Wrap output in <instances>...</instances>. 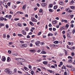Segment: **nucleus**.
Returning <instances> with one entry per match:
<instances>
[{
  "label": "nucleus",
  "mask_w": 75,
  "mask_h": 75,
  "mask_svg": "<svg viewBox=\"0 0 75 75\" xmlns=\"http://www.w3.org/2000/svg\"><path fill=\"white\" fill-rule=\"evenodd\" d=\"M20 47L22 48H24V47H27V44L20 45Z\"/></svg>",
  "instance_id": "nucleus-1"
},
{
  "label": "nucleus",
  "mask_w": 75,
  "mask_h": 75,
  "mask_svg": "<svg viewBox=\"0 0 75 75\" xmlns=\"http://www.w3.org/2000/svg\"><path fill=\"white\" fill-rule=\"evenodd\" d=\"M4 71L6 74H10V70L8 69H5Z\"/></svg>",
  "instance_id": "nucleus-2"
},
{
  "label": "nucleus",
  "mask_w": 75,
  "mask_h": 75,
  "mask_svg": "<svg viewBox=\"0 0 75 75\" xmlns=\"http://www.w3.org/2000/svg\"><path fill=\"white\" fill-rule=\"evenodd\" d=\"M67 48H68V49H69V50H74L75 49V47H74L71 48H70L68 46V45H67Z\"/></svg>",
  "instance_id": "nucleus-3"
},
{
  "label": "nucleus",
  "mask_w": 75,
  "mask_h": 75,
  "mask_svg": "<svg viewBox=\"0 0 75 75\" xmlns=\"http://www.w3.org/2000/svg\"><path fill=\"white\" fill-rule=\"evenodd\" d=\"M31 20L32 21H33L34 22H37V20H36L34 18H31Z\"/></svg>",
  "instance_id": "nucleus-4"
},
{
  "label": "nucleus",
  "mask_w": 75,
  "mask_h": 75,
  "mask_svg": "<svg viewBox=\"0 0 75 75\" xmlns=\"http://www.w3.org/2000/svg\"><path fill=\"white\" fill-rule=\"evenodd\" d=\"M22 34H23V35H25L27 34L26 32H25V31L24 30L22 31Z\"/></svg>",
  "instance_id": "nucleus-5"
},
{
  "label": "nucleus",
  "mask_w": 75,
  "mask_h": 75,
  "mask_svg": "<svg viewBox=\"0 0 75 75\" xmlns=\"http://www.w3.org/2000/svg\"><path fill=\"white\" fill-rule=\"evenodd\" d=\"M1 60L2 61H6V57H3Z\"/></svg>",
  "instance_id": "nucleus-6"
},
{
  "label": "nucleus",
  "mask_w": 75,
  "mask_h": 75,
  "mask_svg": "<svg viewBox=\"0 0 75 75\" xmlns=\"http://www.w3.org/2000/svg\"><path fill=\"white\" fill-rule=\"evenodd\" d=\"M30 52H31L32 53H33V52H35V50H30Z\"/></svg>",
  "instance_id": "nucleus-7"
},
{
  "label": "nucleus",
  "mask_w": 75,
  "mask_h": 75,
  "mask_svg": "<svg viewBox=\"0 0 75 75\" xmlns=\"http://www.w3.org/2000/svg\"><path fill=\"white\" fill-rule=\"evenodd\" d=\"M22 8L23 10H25V8H26V5H23L22 7Z\"/></svg>",
  "instance_id": "nucleus-8"
},
{
  "label": "nucleus",
  "mask_w": 75,
  "mask_h": 75,
  "mask_svg": "<svg viewBox=\"0 0 75 75\" xmlns=\"http://www.w3.org/2000/svg\"><path fill=\"white\" fill-rule=\"evenodd\" d=\"M60 30L61 31H62V30H65V26H63L60 29Z\"/></svg>",
  "instance_id": "nucleus-9"
},
{
  "label": "nucleus",
  "mask_w": 75,
  "mask_h": 75,
  "mask_svg": "<svg viewBox=\"0 0 75 75\" xmlns=\"http://www.w3.org/2000/svg\"><path fill=\"white\" fill-rule=\"evenodd\" d=\"M35 44L36 45H38V44H40V42L39 41H37L36 42Z\"/></svg>",
  "instance_id": "nucleus-10"
},
{
  "label": "nucleus",
  "mask_w": 75,
  "mask_h": 75,
  "mask_svg": "<svg viewBox=\"0 0 75 75\" xmlns=\"http://www.w3.org/2000/svg\"><path fill=\"white\" fill-rule=\"evenodd\" d=\"M52 23L54 24H57V21H53L52 22Z\"/></svg>",
  "instance_id": "nucleus-11"
},
{
  "label": "nucleus",
  "mask_w": 75,
  "mask_h": 75,
  "mask_svg": "<svg viewBox=\"0 0 75 75\" xmlns=\"http://www.w3.org/2000/svg\"><path fill=\"white\" fill-rule=\"evenodd\" d=\"M47 5V4L46 3H42V7H45Z\"/></svg>",
  "instance_id": "nucleus-12"
},
{
  "label": "nucleus",
  "mask_w": 75,
  "mask_h": 75,
  "mask_svg": "<svg viewBox=\"0 0 75 75\" xmlns=\"http://www.w3.org/2000/svg\"><path fill=\"white\" fill-rule=\"evenodd\" d=\"M47 63H48V62H47L44 61L43 62V63L45 65H47Z\"/></svg>",
  "instance_id": "nucleus-13"
},
{
  "label": "nucleus",
  "mask_w": 75,
  "mask_h": 75,
  "mask_svg": "<svg viewBox=\"0 0 75 75\" xmlns=\"http://www.w3.org/2000/svg\"><path fill=\"white\" fill-rule=\"evenodd\" d=\"M59 4H60V5H64V2H63L61 1L59 3Z\"/></svg>",
  "instance_id": "nucleus-14"
},
{
  "label": "nucleus",
  "mask_w": 75,
  "mask_h": 75,
  "mask_svg": "<svg viewBox=\"0 0 75 75\" xmlns=\"http://www.w3.org/2000/svg\"><path fill=\"white\" fill-rule=\"evenodd\" d=\"M59 42L58 41H56L54 42V44H58Z\"/></svg>",
  "instance_id": "nucleus-15"
},
{
  "label": "nucleus",
  "mask_w": 75,
  "mask_h": 75,
  "mask_svg": "<svg viewBox=\"0 0 75 75\" xmlns=\"http://www.w3.org/2000/svg\"><path fill=\"white\" fill-rule=\"evenodd\" d=\"M62 69H66V66H65L64 65H63V66L62 67Z\"/></svg>",
  "instance_id": "nucleus-16"
},
{
  "label": "nucleus",
  "mask_w": 75,
  "mask_h": 75,
  "mask_svg": "<svg viewBox=\"0 0 75 75\" xmlns=\"http://www.w3.org/2000/svg\"><path fill=\"white\" fill-rule=\"evenodd\" d=\"M72 62V60L69 59L68 60V62L69 63H71Z\"/></svg>",
  "instance_id": "nucleus-17"
},
{
  "label": "nucleus",
  "mask_w": 75,
  "mask_h": 75,
  "mask_svg": "<svg viewBox=\"0 0 75 75\" xmlns=\"http://www.w3.org/2000/svg\"><path fill=\"white\" fill-rule=\"evenodd\" d=\"M17 69H15L14 70V72L16 74L17 73Z\"/></svg>",
  "instance_id": "nucleus-18"
},
{
  "label": "nucleus",
  "mask_w": 75,
  "mask_h": 75,
  "mask_svg": "<svg viewBox=\"0 0 75 75\" xmlns=\"http://www.w3.org/2000/svg\"><path fill=\"white\" fill-rule=\"evenodd\" d=\"M57 6H54V10H56L57 8Z\"/></svg>",
  "instance_id": "nucleus-19"
},
{
  "label": "nucleus",
  "mask_w": 75,
  "mask_h": 75,
  "mask_svg": "<svg viewBox=\"0 0 75 75\" xmlns=\"http://www.w3.org/2000/svg\"><path fill=\"white\" fill-rule=\"evenodd\" d=\"M0 26H1V27H2V26H4V24L3 23H0Z\"/></svg>",
  "instance_id": "nucleus-20"
},
{
  "label": "nucleus",
  "mask_w": 75,
  "mask_h": 75,
  "mask_svg": "<svg viewBox=\"0 0 75 75\" xmlns=\"http://www.w3.org/2000/svg\"><path fill=\"white\" fill-rule=\"evenodd\" d=\"M69 65H68V64L67 65V67H68V68H72V67L69 66Z\"/></svg>",
  "instance_id": "nucleus-21"
},
{
  "label": "nucleus",
  "mask_w": 75,
  "mask_h": 75,
  "mask_svg": "<svg viewBox=\"0 0 75 75\" xmlns=\"http://www.w3.org/2000/svg\"><path fill=\"white\" fill-rule=\"evenodd\" d=\"M6 34H4L3 35V38H6Z\"/></svg>",
  "instance_id": "nucleus-22"
},
{
  "label": "nucleus",
  "mask_w": 75,
  "mask_h": 75,
  "mask_svg": "<svg viewBox=\"0 0 75 75\" xmlns=\"http://www.w3.org/2000/svg\"><path fill=\"white\" fill-rule=\"evenodd\" d=\"M18 36L20 37H23V35L20 34H18Z\"/></svg>",
  "instance_id": "nucleus-23"
},
{
  "label": "nucleus",
  "mask_w": 75,
  "mask_h": 75,
  "mask_svg": "<svg viewBox=\"0 0 75 75\" xmlns=\"http://www.w3.org/2000/svg\"><path fill=\"white\" fill-rule=\"evenodd\" d=\"M4 18L3 17H1L0 18V21H3L4 20Z\"/></svg>",
  "instance_id": "nucleus-24"
},
{
  "label": "nucleus",
  "mask_w": 75,
  "mask_h": 75,
  "mask_svg": "<svg viewBox=\"0 0 75 75\" xmlns=\"http://www.w3.org/2000/svg\"><path fill=\"white\" fill-rule=\"evenodd\" d=\"M52 33H49L48 35V36H52Z\"/></svg>",
  "instance_id": "nucleus-25"
},
{
  "label": "nucleus",
  "mask_w": 75,
  "mask_h": 75,
  "mask_svg": "<svg viewBox=\"0 0 75 75\" xmlns=\"http://www.w3.org/2000/svg\"><path fill=\"white\" fill-rule=\"evenodd\" d=\"M19 59H21V60H22V62H25V60H24V59H22V58H19Z\"/></svg>",
  "instance_id": "nucleus-26"
},
{
  "label": "nucleus",
  "mask_w": 75,
  "mask_h": 75,
  "mask_svg": "<svg viewBox=\"0 0 75 75\" xmlns=\"http://www.w3.org/2000/svg\"><path fill=\"white\" fill-rule=\"evenodd\" d=\"M42 33V32H40L38 34V35H40Z\"/></svg>",
  "instance_id": "nucleus-27"
},
{
  "label": "nucleus",
  "mask_w": 75,
  "mask_h": 75,
  "mask_svg": "<svg viewBox=\"0 0 75 75\" xmlns=\"http://www.w3.org/2000/svg\"><path fill=\"white\" fill-rule=\"evenodd\" d=\"M52 46L53 47H57V45H55L54 44H52Z\"/></svg>",
  "instance_id": "nucleus-28"
},
{
  "label": "nucleus",
  "mask_w": 75,
  "mask_h": 75,
  "mask_svg": "<svg viewBox=\"0 0 75 75\" xmlns=\"http://www.w3.org/2000/svg\"><path fill=\"white\" fill-rule=\"evenodd\" d=\"M5 17H6V18H10V16L9 15H6V16H5Z\"/></svg>",
  "instance_id": "nucleus-29"
},
{
  "label": "nucleus",
  "mask_w": 75,
  "mask_h": 75,
  "mask_svg": "<svg viewBox=\"0 0 75 75\" xmlns=\"http://www.w3.org/2000/svg\"><path fill=\"white\" fill-rule=\"evenodd\" d=\"M25 75H31V74H28V72H26Z\"/></svg>",
  "instance_id": "nucleus-30"
},
{
  "label": "nucleus",
  "mask_w": 75,
  "mask_h": 75,
  "mask_svg": "<svg viewBox=\"0 0 75 75\" xmlns=\"http://www.w3.org/2000/svg\"><path fill=\"white\" fill-rule=\"evenodd\" d=\"M24 69H25V70H26V71H28V69H28V68H27V67H24Z\"/></svg>",
  "instance_id": "nucleus-31"
},
{
  "label": "nucleus",
  "mask_w": 75,
  "mask_h": 75,
  "mask_svg": "<svg viewBox=\"0 0 75 75\" xmlns=\"http://www.w3.org/2000/svg\"><path fill=\"white\" fill-rule=\"evenodd\" d=\"M20 20V19H19V18H15L14 19V20L15 21H17V20Z\"/></svg>",
  "instance_id": "nucleus-32"
},
{
  "label": "nucleus",
  "mask_w": 75,
  "mask_h": 75,
  "mask_svg": "<svg viewBox=\"0 0 75 75\" xmlns=\"http://www.w3.org/2000/svg\"><path fill=\"white\" fill-rule=\"evenodd\" d=\"M42 54H47V52H45L44 51H42L41 52Z\"/></svg>",
  "instance_id": "nucleus-33"
},
{
  "label": "nucleus",
  "mask_w": 75,
  "mask_h": 75,
  "mask_svg": "<svg viewBox=\"0 0 75 75\" xmlns=\"http://www.w3.org/2000/svg\"><path fill=\"white\" fill-rule=\"evenodd\" d=\"M10 59V57H8L7 59V62H9V60Z\"/></svg>",
  "instance_id": "nucleus-34"
},
{
  "label": "nucleus",
  "mask_w": 75,
  "mask_h": 75,
  "mask_svg": "<svg viewBox=\"0 0 75 75\" xmlns=\"http://www.w3.org/2000/svg\"><path fill=\"white\" fill-rule=\"evenodd\" d=\"M74 6H70V8H71V9H73L74 10Z\"/></svg>",
  "instance_id": "nucleus-35"
},
{
  "label": "nucleus",
  "mask_w": 75,
  "mask_h": 75,
  "mask_svg": "<svg viewBox=\"0 0 75 75\" xmlns=\"http://www.w3.org/2000/svg\"><path fill=\"white\" fill-rule=\"evenodd\" d=\"M13 55H14V56H17L18 55V54L17 53H15V54H13Z\"/></svg>",
  "instance_id": "nucleus-36"
},
{
  "label": "nucleus",
  "mask_w": 75,
  "mask_h": 75,
  "mask_svg": "<svg viewBox=\"0 0 75 75\" xmlns=\"http://www.w3.org/2000/svg\"><path fill=\"white\" fill-rule=\"evenodd\" d=\"M52 68H55V67L54 66L52 65L51 66Z\"/></svg>",
  "instance_id": "nucleus-37"
},
{
  "label": "nucleus",
  "mask_w": 75,
  "mask_h": 75,
  "mask_svg": "<svg viewBox=\"0 0 75 75\" xmlns=\"http://www.w3.org/2000/svg\"><path fill=\"white\" fill-rule=\"evenodd\" d=\"M65 27H66V28H68L69 27V25H68V24H66V25Z\"/></svg>",
  "instance_id": "nucleus-38"
},
{
  "label": "nucleus",
  "mask_w": 75,
  "mask_h": 75,
  "mask_svg": "<svg viewBox=\"0 0 75 75\" xmlns=\"http://www.w3.org/2000/svg\"><path fill=\"white\" fill-rule=\"evenodd\" d=\"M28 27H26L25 28V30L26 31H28Z\"/></svg>",
  "instance_id": "nucleus-39"
},
{
  "label": "nucleus",
  "mask_w": 75,
  "mask_h": 75,
  "mask_svg": "<svg viewBox=\"0 0 75 75\" xmlns=\"http://www.w3.org/2000/svg\"><path fill=\"white\" fill-rule=\"evenodd\" d=\"M75 33V29H73V30L72 31V33L73 34H74Z\"/></svg>",
  "instance_id": "nucleus-40"
},
{
  "label": "nucleus",
  "mask_w": 75,
  "mask_h": 75,
  "mask_svg": "<svg viewBox=\"0 0 75 75\" xmlns=\"http://www.w3.org/2000/svg\"><path fill=\"white\" fill-rule=\"evenodd\" d=\"M20 42L21 44H23L24 42L23 41H20Z\"/></svg>",
  "instance_id": "nucleus-41"
},
{
  "label": "nucleus",
  "mask_w": 75,
  "mask_h": 75,
  "mask_svg": "<svg viewBox=\"0 0 75 75\" xmlns=\"http://www.w3.org/2000/svg\"><path fill=\"white\" fill-rule=\"evenodd\" d=\"M49 7L50 8H51V7H52V4H50L49 5Z\"/></svg>",
  "instance_id": "nucleus-42"
},
{
  "label": "nucleus",
  "mask_w": 75,
  "mask_h": 75,
  "mask_svg": "<svg viewBox=\"0 0 75 75\" xmlns=\"http://www.w3.org/2000/svg\"><path fill=\"white\" fill-rule=\"evenodd\" d=\"M64 22L65 23H68V21L66 20H64Z\"/></svg>",
  "instance_id": "nucleus-43"
},
{
  "label": "nucleus",
  "mask_w": 75,
  "mask_h": 75,
  "mask_svg": "<svg viewBox=\"0 0 75 75\" xmlns=\"http://www.w3.org/2000/svg\"><path fill=\"white\" fill-rule=\"evenodd\" d=\"M49 11H50V12H52V9H49Z\"/></svg>",
  "instance_id": "nucleus-44"
},
{
  "label": "nucleus",
  "mask_w": 75,
  "mask_h": 75,
  "mask_svg": "<svg viewBox=\"0 0 75 75\" xmlns=\"http://www.w3.org/2000/svg\"><path fill=\"white\" fill-rule=\"evenodd\" d=\"M29 68L30 69H31L32 67H31V66L30 65H29L28 66Z\"/></svg>",
  "instance_id": "nucleus-45"
},
{
  "label": "nucleus",
  "mask_w": 75,
  "mask_h": 75,
  "mask_svg": "<svg viewBox=\"0 0 75 75\" xmlns=\"http://www.w3.org/2000/svg\"><path fill=\"white\" fill-rule=\"evenodd\" d=\"M6 28H8V25L7 24H6Z\"/></svg>",
  "instance_id": "nucleus-46"
},
{
  "label": "nucleus",
  "mask_w": 75,
  "mask_h": 75,
  "mask_svg": "<svg viewBox=\"0 0 75 75\" xmlns=\"http://www.w3.org/2000/svg\"><path fill=\"white\" fill-rule=\"evenodd\" d=\"M10 14H11L13 15V14L14 13H13V12L12 11H10Z\"/></svg>",
  "instance_id": "nucleus-47"
},
{
  "label": "nucleus",
  "mask_w": 75,
  "mask_h": 75,
  "mask_svg": "<svg viewBox=\"0 0 75 75\" xmlns=\"http://www.w3.org/2000/svg\"><path fill=\"white\" fill-rule=\"evenodd\" d=\"M60 64L61 65H63V62H61L60 63Z\"/></svg>",
  "instance_id": "nucleus-48"
},
{
  "label": "nucleus",
  "mask_w": 75,
  "mask_h": 75,
  "mask_svg": "<svg viewBox=\"0 0 75 75\" xmlns=\"http://www.w3.org/2000/svg\"><path fill=\"white\" fill-rule=\"evenodd\" d=\"M20 58H16L15 59H16V60H18V61H18V60H19V59H20Z\"/></svg>",
  "instance_id": "nucleus-49"
},
{
  "label": "nucleus",
  "mask_w": 75,
  "mask_h": 75,
  "mask_svg": "<svg viewBox=\"0 0 75 75\" xmlns=\"http://www.w3.org/2000/svg\"><path fill=\"white\" fill-rule=\"evenodd\" d=\"M39 12H40V13H42V9H40L39 10Z\"/></svg>",
  "instance_id": "nucleus-50"
},
{
  "label": "nucleus",
  "mask_w": 75,
  "mask_h": 75,
  "mask_svg": "<svg viewBox=\"0 0 75 75\" xmlns=\"http://www.w3.org/2000/svg\"><path fill=\"white\" fill-rule=\"evenodd\" d=\"M27 38H30V37L29 35H28L27 36Z\"/></svg>",
  "instance_id": "nucleus-51"
},
{
  "label": "nucleus",
  "mask_w": 75,
  "mask_h": 75,
  "mask_svg": "<svg viewBox=\"0 0 75 75\" xmlns=\"http://www.w3.org/2000/svg\"><path fill=\"white\" fill-rule=\"evenodd\" d=\"M10 74H13V71H10Z\"/></svg>",
  "instance_id": "nucleus-52"
},
{
  "label": "nucleus",
  "mask_w": 75,
  "mask_h": 75,
  "mask_svg": "<svg viewBox=\"0 0 75 75\" xmlns=\"http://www.w3.org/2000/svg\"><path fill=\"white\" fill-rule=\"evenodd\" d=\"M31 74L32 75H33L34 74V71H32L31 72Z\"/></svg>",
  "instance_id": "nucleus-53"
},
{
  "label": "nucleus",
  "mask_w": 75,
  "mask_h": 75,
  "mask_svg": "<svg viewBox=\"0 0 75 75\" xmlns=\"http://www.w3.org/2000/svg\"><path fill=\"white\" fill-rule=\"evenodd\" d=\"M16 3L17 4H20V3H21V2L19 1H17Z\"/></svg>",
  "instance_id": "nucleus-54"
},
{
  "label": "nucleus",
  "mask_w": 75,
  "mask_h": 75,
  "mask_svg": "<svg viewBox=\"0 0 75 75\" xmlns=\"http://www.w3.org/2000/svg\"><path fill=\"white\" fill-rule=\"evenodd\" d=\"M74 23V21L73 20L71 21V24H72V23Z\"/></svg>",
  "instance_id": "nucleus-55"
},
{
  "label": "nucleus",
  "mask_w": 75,
  "mask_h": 75,
  "mask_svg": "<svg viewBox=\"0 0 75 75\" xmlns=\"http://www.w3.org/2000/svg\"><path fill=\"white\" fill-rule=\"evenodd\" d=\"M69 34H68L67 35V36L68 37V38H71V37H70V36L69 35Z\"/></svg>",
  "instance_id": "nucleus-56"
},
{
  "label": "nucleus",
  "mask_w": 75,
  "mask_h": 75,
  "mask_svg": "<svg viewBox=\"0 0 75 75\" xmlns=\"http://www.w3.org/2000/svg\"><path fill=\"white\" fill-rule=\"evenodd\" d=\"M71 27H72V28H73L74 27V24H71Z\"/></svg>",
  "instance_id": "nucleus-57"
},
{
  "label": "nucleus",
  "mask_w": 75,
  "mask_h": 75,
  "mask_svg": "<svg viewBox=\"0 0 75 75\" xmlns=\"http://www.w3.org/2000/svg\"><path fill=\"white\" fill-rule=\"evenodd\" d=\"M70 17L71 18H73L74 17V15H70Z\"/></svg>",
  "instance_id": "nucleus-58"
},
{
  "label": "nucleus",
  "mask_w": 75,
  "mask_h": 75,
  "mask_svg": "<svg viewBox=\"0 0 75 75\" xmlns=\"http://www.w3.org/2000/svg\"><path fill=\"white\" fill-rule=\"evenodd\" d=\"M28 35H31L32 34H33V33L32 32H30L28 33Z\"/></svg>",
  "instance_id": "nucleus-59"
},
{
  "label": "nucleus",
  "mask_w": 75,
  "mask_h": 75,
  "mask_svg": "<svg viewBox=\"0 0 75 75\" xmlns=\"http://www.w3.org/2000/svg\"><path fill=\"white\" fill-rule=\"evenodd\" d=\"M64 75H67V73L65 71L64 72Z\"/></svg>",
  "instance_id": "nucleus-60"
},
{
  "label": "nucleus",
  "mask_w": 75,
  "mask_h": 75,
  "mask_svg": "<svg viewBox=\"0 0 75 75\" xmlns=\"http://www.w3.org/2000/svg\"><path fill=\"white\" fill-rule=\"evenodd\" d=\"M18 26H19V27H21V24H20V23H18Z\"/></svg>",
  "instance_id": "nucleus-61"
},
{
  "label": "nucleus",
  "mask_w": 75,
  "mask_h": 75,
  "mask_svg": "<svg viewBox=\"0 0 75 75\" xmlns=\"http://www.w3.org/2000/svg\"><path fill=\"white\" fill-rule=\"evenodd\" d=\"M19 14H23V12H19Z\"/></svg>",
  "instance_id": "nucleus-62"
},
{
  "label": "nucleus",
  "mask_w": 75,
  "mask_h": 75,
  "mask_svg": "<svg viewBox=\"0 0 75 75\" xmlns=\"http://www.w3.org/2000/svg\"><path fill=\"white\" fill-rule=\"evenodd\" d=\"M18 73H19V74H22V72H21L20 71H18Z\"/></svg>",
  "instance_id": "nucleus-63"
},
{
  "label": "nucleus",
  "mask_w": 75,
  "mask_h": 75,
  "mask_svg": "<svg viewBox=\"0 0 75 75\" xmlns=\"http://www.w3.org/2000/svg\"><path fill=\"white\" fill-rule=\"evenodd\" d=\"M30 24L31 25H33V23L32 22H30Z\"/></svg>",
  "instance_id": "nucleus-64"
}]
</instances>
